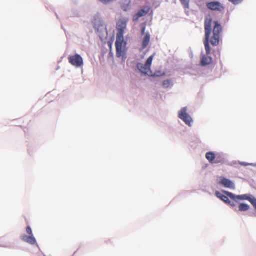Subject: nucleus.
I'll return each instance as SVG.
<instances>
[{"label":"nucleus","instance_id":"4468645a","mask_svg":"<svg viewBox=\"0 0 256 256\" xmlns=\"http://www.w3.org/2000/svg\"><path fill=\"white\" fill-rule=\"evenodd\" d=\"M216 155L212 152H208L206 154V158L210 163L213 164L216 158Z\"/></svg>","mask_w":256,"mask_h":256},{"label":"nucleus","instance_id":"4be33fe9","mask_svg":"<svg viewBox=\"0 0 256 256\" xmlns=\"http://www.w3.org/2000/svg\"><path fill=\"white\" fill-rule=\"evenodd\" d=\"M145 30H146V27L144 26L142 28V34H144V32H145Z\"/></svg>","mask_w":256,"mask_h":256},{"label":"nucleus","instance_id":"ddd939ff","mask_svg":"<svg viewBox=\"0 0 256 256\" xmlns=\"http://www.w3.org/2000/svg\"><path fill=\"white\" fill-rule=\"evenodd\" d=\"M150 38V34L147 33L144 36L142 42V48H146L148 45Z\"/></svg>","mask_w":256,"mask_h":256},{"label":"nucleus","instance_id":"412c9836","mask_svg":"<svg viewBox=\"0 0 256 256\" xmlns=\"http://www.w3.org/2000/svg\"><path fill=\"white\" fill-rule=\"evenodd\" d=\"M228 0L230 2H232L233 4H238L240 2V0Z\"/></svg>","mask_w":256,"mask_h":256},{"label":"nucleus","instance_id":"0eeeda50","mask_svg":"<svg viewBox=\"0 0 256 256\" xmlns=\"http://www.w3.org/2000/svg\"><path fill=\"white\" fill-rule=\"evenodd\" d=\"M206 7L210 10L212 11L222 12L224 8L223 5L218 2H212L206 4Z\"/></svg>","mask_w":256,"mask_h":256},{"label":"nucleus","instance_id":"6e6552de","mask_svg":"<svg viewBox=\"0 0 256 256\" xmlns=\"http://www.w3.org/2000/svg\"><path fill=\"white\" fill-rule=\"evenodd\" d=\"M226 195L223 194L222 193L219 192H216V196L220 200H222L226 204L230 205L232 207L235 206V204L234 202H232L229 200L230 198L228 196H227L226 194Z\"/></svg>","mask_w":256,"mask_h":256},{"label":"nucleus","instance_id":"39448f33","mask_svg":"<svg viewBox=\"0 0 256 256\" xmlns=\"http://www.w3.org/2000/svg\"><path fill=\"white\" fill-rule=\"evenodd\" d=\"M68 60L69 62L72 66L77 68L80 67L84 64V61L82 57L78 54L70 56Z\"/></svg>","mask_w":256,"mask_h":256},{"label":"nucleus","instance_id":"20e7f679","mask_svg":"<svg viewBox=\"0 0 256 256\" xmlns=\"http://www.w3.org/2000/svg\"><path fill=\"white\" fill-rule=\"evenodd\" d=\"M153 58L154 56H151L148 58L145 64H137L138 68L142 74H151L150 66L152 64Z\"/></svg>","mask_w":256,"mask_h":256},{"label":"nucleus","instance_id":"7ed1b4c3","mask_svg":"<svg viewBox=\"0 0 256 256\" xmlns=\"http://www.w3.org/2000/svg\"><path fill=\"white\" fill-rule=\"evenodd\" d=\"M222 192L228 196L232 200L238 202L239 200H247L250 202L256 210V198L250 194H243L236 196L233 194L226 191H223Z\"/></svg>","mask_w":256,"mask_h":256},{"label":"nucleus","instance_id":"f257e3e1","mask_svg":"<svg viewBox=\"0 0 256 256\" xmlns=\"http://www.w3.org/2000/svg\"><path fill=\"white\" fill-rule=\"evenodd\" d=\"M214 27L212 30V36L210 38L212 33V20L210 18H206L204 20L205 40L204 44L206 50V56H202L201 60V64L206 66L212 62V58L208 55L210 54V48L209 42L213 46H217L219 44L220 34L222 32V27L219 23L215 21L214 22Z\"/></svg>","mask_w":256,"mask_h":256},{"label":"nucleus","instance_id":"423d86ee","mask_svg":"<svg viewBox=\"0 0 256 256\" xmlns=\"http://www.w3.org/2000/svg\"><path fill=\"white\" fill-rule=\"evenodd\" d=\"M186 111L187 108H183L178 113V118L182 120L186 124L190 126L192 122V120L190 116L187 114Z\"/></svg>","mask_w":256,"mask_h":256},{"label":"nucleus","instance_id":"dca6fc26","mask_svg":"<svg viewBox=\"0 0 256 256\" xmlns=\"http://www.w3.org/2000/svg\"><path fill=\"white\" fill-rule=\"evenodd\" d=\"M224 162V159L220 155H216L213 164H220Z\"/></svg>","mask_w":256,"mask_h":256},{"label":"nucleus","instance_id":"1a4fd4ad","mask_svg":"<svg viewBox=\"0 0 256 256\" xmlns=\"http://www.w3.org/2000/svg\"><path fill=\"white\" fill-rule=\"evenodd\" d=\"M150 8L148 6H146L143 9L139 10L136 14L134 16V20L136 21L138 19L143 16H146L150 11Z\"/></svg>","mask_w":256,"mask_h":256},{"label":"nucleus","instance_id":"f8f14e48","mask_svg":"<svg viewBox=\"0 0 256 256\" xmlns=\"http://www.w3.org/2000/svg\"><path fill=\"white\" fill-rule=\"evenodd\" d=\"M0 246L8 248L10 247V242L6 237H2L0 238Z\"/></svg>","mask_w":256,"mask_h":256},{"label":"nucleus","instance_id":"6ab92c4d","mask_svg":"<svg viewBox=\"0 0 256 256\" xmlns=\"http://www.w3.org/2000/svg\"><path fill=\"white\" fill-rule=\"evenodd\" d=\"M125 2H126V6H122V8L124 10H126V9L127 8H128L129 5H130V0H125Z\"/></svg>","mask_w":256,"mask_h":256},{"label":"nucleus","instance_id":"2eb2a0df","mask_svg":"<svg viewBox=\"0 0 256 256\" xmlns=\"http://www.w3.org/2000/svg\"><path fill=\"white\" fill-rule=\"evenodd\" d=\"M250 208V206L245 204H240L238 206L239 211L240 212H245L248 210Z\"/></svg>","mask_w":256,"mask_h":256},{"label":"nucleus","instance_id":"f03ea898","mask_svg":"<svg viewBox=\"0 0 256 256\" xmlns=\"http://www.w3.org/2000/svg\"><path fill=\"white\" fill-rule=\"evenodd\" d=\"M129 20L128 18L121 17L116 23V29L118 34L116 42V54L118 58L121 57L124 54V48L126 46L124 42V31L126 28L127 24Z\"/></svg>","mask_w":256,"mask_h":256},{"label":"nucleus","instance_id":"9d476101","mask_svg":"<svg viewBox=\"0 0 256 256\" xmlns=\"http://www.w3.org/2000/svg\"><path fill=\"white\" fill-rule=\"evenodd\" d=\"M220 184L226 188H229L232 190H234L235 188L234 184L231 180L226 178H222L220 182Z\"/></svg>","mask_w":256,"mask_h":256},{"label":"nucleus","instance_id":"a211bd4d","mask_svg":"<svg viewBox=\"0 0 256 256\" xmlns=\"http://www.w3.org/2000/svg\"><path fill=\"white\" fill-rule=\"evenodd\" d=\"M182 4H183L184 8H189L190 0H180Z\"/></svg>","mask_w":256,"mask_h":256},{"label":"nucleus","instance_id":"9b49d317","mask_svg":"<svg viewBox=\"0 0 256 256\" xmlns=\"http://www.w3.org/2000/svg\"><path fill=\"white\" fill-rule=\"evenodd\" d=\"M21 239L24 242L31 244H34L36 242V238L34 236V235L27 236L26 234H24L22 236Z\"/></svg>","mask_w":256,"mask_h":256},{"label":"nucleus","instance_id":"aec40b11","mask_svg":"<svg viewBox=\"0 0 256 256\" xmlns=\"http://www.w3.org/2000/svg\"><path fill=\"white\" fill-rule=\"evenodd\" d=\"M26 232L29 234V235H33L32 234V228H30V226H28L26 228Z\"/></svg>","mask_w":256,"mask_h":256},{"label":"nucleus","instance_id":"f3484780","mask_svg":"<svg viewBox=\"0 0 256 256\" xmlns=\"http://www.w3.org/2000/svg\"><path fill=\"white\" fill-rule=\"evenodd\" d=\"M162 85L164 88H168L172 86L173 84L171 80H167L163 82Z\"/></svg>","mask_w":256,"mask_h":256}]
</instances>
